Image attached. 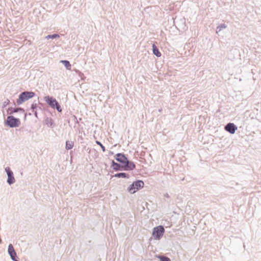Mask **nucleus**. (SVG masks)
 I'll list each match as a JSON object with an SVG mask.
<instances>
[{
    "label": "nucleus",
    "instance_id": "1",
    "mask_svg": "<svg viewBox=\"0 0 261 261\" xmlns=\"http://www.w3.org/2000/svg\"><path fill=\"white\" fill-rule=\"evenodd\" d=\"M115 159L122 164L121 168L124 170H132L135 168V165L133 162H129L127 158L123 154L117 153Z\"/></svg>",
    "mask_w": 261,
    "mask_h": 261
},
{
    "label": "nucleus",
    "instance_id": "2",
    "mask_svg": "<svg viewBox=\"0 0 261 261\" xmlns=\"http://www.w3.org/2000/svg\"><path fill=\"white\" fill-rule=\"evenodd\" d=\"M144 187V182L142 180H137L133 182L128 188V192L131 194H134L140 189Z\"/></svg>",
    "mask_w": 261,
    "mask_h": 261
},
{
    "label": "nucleus",
    "instance_id": "3",
    "mask_svg": "<svg viewBox=\"0 0 261 261\" xmlns=\"http://www.w3.org/2000/svg\"><path fill=\"white\" fill-rule=\"evenodd\" d=\"M34 95L35 93L33 92H23L19 95V98L17 100V104L20 105L24 101L32 98Z\"/></svg>",
    "mask_w": 261,
    "mask_h": 261
},
{
    "label": "nucleus",
    "instance_id": "4",
    "mask_svg": "<svg viewBox=\"0 0 261 261\" xmlns=\"http://www.w3.org/2000/svg\"><path fill=\"white\" fill-rule=\"evenodd\" d=\"M45 101L47 103V104L53 108H56V109L59 112L62 111V109L59 105L58 101L52 97H49V96H46L44 98Z\"/></svg>",
    "mask_w": 261,
    "mask_h": 261
},
{
    "label": "nucleus",
    "instance_id": "5",
    "mask_svg": "<svg viewBox=\"0 0 261 261\" xmlns=\"http://www.w3.org/2000/svg\"><path fill=\"white\" fill-rule=\"evenodd\" d=\"M165 229L163 226L160 225L154 227L152 231V236L155 240H160L163 236Z\"/></svg>",
    "mask_w": 261,
    "mask_h": 261
},
{
    "label": "nucleus",
    "instance_id": "6",
    "mask_svg": "<svg viewBox=\"0 0 261 261\" xmlns=\"http://www.w3.org/2000/svg\"><path fill=\"white\" fill-rule=\"evenodd\" d=\"M6 123L11 127H16L19 126L20 121L19 119L15 118L13 116H8Z\"/></svg>",
    "mask_w": 261,
    "mask_h": 261
},
{
    "label": "nucleus",
    "instance_id": "7",
    "mask_svg": "<svg viewBox=\"0 0 261 261\" xmlns=\"http://www.w3.org/2000/svg\"><path fill=\"white\" fill-rule=\"evenodd\" d=\"M5 170L8 175L7 182L9 185H11L15 181V178L13 176V173L12 171L10 170V168L9 167L6 168Z\"/></svg>",
    "mask_w": 261,
    "mask_h": 261
},
{
    "label": "nucleus",
    "instance_id": "8",
    "mask_svg": "<svg viewBox=\"0 0 261 261\" xmlns=\"http://www.w3.org/2000/svg\"><path fill=\"white\" fill-rule=\"evenodd\" d=\"M225 129L227 132L233 134L235 133L237 127L233 123H229L225 126Z\"/></svg>",
    "mask_w": 261,
    "mask_h": 261
},
{
    "label": "nucleus",
    "instance_id": "9",
    "mask_svg": "<svg viewBox=\"0 0 261 261\" xmlns=\"http://www.w3.org/2000/svg\"><path fill=\"white\" fill-rule=\"evenodd\" d=\"M8 252L12 259L15 260L16 257V254L12 244H10L9 245Z\"/></svg>",
    "mask_w": 261,
    "mask_h": 261
},
{
    "label": "nucleus",
    "instance_id": "10",
    "mask_svg": "<svg viewBox=\"0 0 261 261\" xmlns=\"http://www.w3.org/2000/svg\"><path fill=\"white\" fill-rule=\"evenodd\" d=\"M152 49H153V54L155 55H156L157 57H161V54L159 51V50L157 48V47L155 46V45L153 44V45H152Z\"/></svg>",
    "mask_w": 261,
    "mask_h": 261
},
{
    "label": "nucleus",
    "instance_id": "11",
    "mask_svg": "<svg viewBox=\"0 0 261 261\" xmlns=\"http://www.w3.org/2000/svg\"><path fill=\"white\" fill-rule=\"evenodd\" d=\"M112 167L113 169L116 171L120 170L121 167L119 164L115 163L114 161L112 162Z\"/></svg>",
    "mask_w": 261,
    "mask_h": 261
},
{
    "label": "nucleus",
    "instance_id": "12",
    "mask_svg": "<svg viewBox=\"0 0 261 261\" xmlns=\"http://www.w3.org/2000/svg\"><path fill=\"white\" fill-rule=\"evenodd\" d=\"M74 145V143L72 141H66V148L68 150L72 148Z\"/></svg>",
    "mask_w": 261,
    "mask_h": 261
},
{
    "label": "nucleus",
    "instance_id": "13",
    "mask_svg": "<svg viewBox=\"0 0 261 261\" xmlns=\"http://www.w3.org/2000/svg\"><path fill=\"white\" fill-rule=\"evenodd\" d=\"M61 62L64 64L65 66L67 69L70 70L71 69V65L69 61L66 60H62Z\"/></svg>",
    "mask_w": 261,
    "mask_h": 261
},
{
    "label": "nucleus",
    "instance_id": "14",
    "mask_svg": "<svg viewBox=\"0 0 261 261\" xmlns=\"http://www.w3.org/2000/svg\"><path fill=\"white\" fill-rule=\"evenodd\" d=\"M114 176L118 177V178H120V177H123V178L128 177V176H127L126 174L125 173H117V174H116L114 175Z\"/></svg>",
    "mask_w": 261,
    "mask_h": 261
},
{
    "label": "nucleus",
    "instance_id": "15",
    "mask_svg": "<svg viewBox=\"0 0 261 261\" xmlns=\"http://www.w3.org/2000/svg\"><path fill=\"white\" fill-rule=\"evenodd\" d=\"M9 111H10V114H12L13 113L17 112L19 111H22V109L21 108H11L9 109Z\"/></svg>",
    "mask_w": 261,
    "mask_h": 261
},
{
    "label": "nucleus",
    "instance_id": "16",
    "mask_svg": "<svg viewBox=\"0 0 261 261\" xmlns=\"http://www.w3.org/2000/svg\"><path fill=\"white\" fill-rule=\"evenodd\" d=\"M59 36L57 34H54L53 35H48L46 37V38L48 39H54V38H59Z\"/></svg>",
    "mask_w": 261,
    "mask_h": 261
},
{
    "label": "nucleus",
    "instance_id": "17",
    "mask_svg": "<svg viewBox=\"0 0 261 261\" xmlns=\"http://www.w3.org/2000/svg\"><path fill=\"white\" fill-rule=\"evenodd\" d=\"M96 143L100 146L103 152H105L106 151L105 146L99 141H96Z\"/></svg>",
    "mask_w": 261,
    "mask_h": 261
},
{
    "label": "nucleus",
    "instance_id": "18",
    "mask_svg": "<svg viewBox=\"0 0 261 261\" xmlns=\"http://www.w3.org/2000/svg\"><path fill=\"white\" fill-rule=\"evenodd\" d=\"M159 258L161 261H171L170 258L166 256H160Z\"/></svg>",
    "mask_w": 261,
    "mask_h": 261
}]
</instances>
